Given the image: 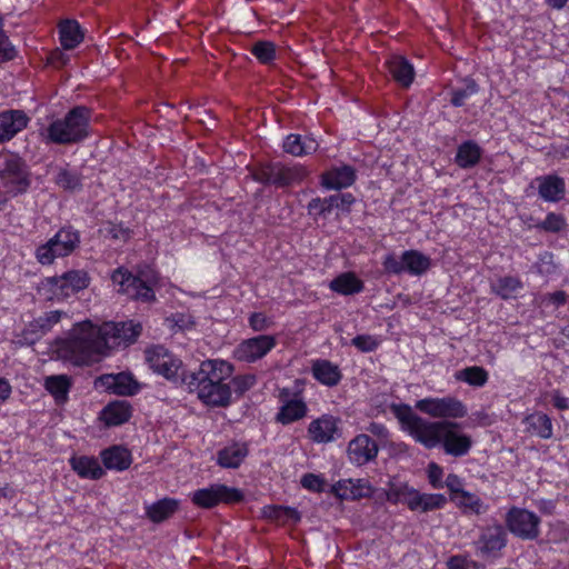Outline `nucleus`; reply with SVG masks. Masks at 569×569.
<instances>
[{
    "label": "nucleus",
    "instance_id": "1",
    "mask_svg": "<svg viewBox=\"0 0 569 569\" xmlns=\"http://www.w3.org/2000/svg\"><path fill=\"white\" fill-rule=\"evenodd\" d=\"M232 373V366L223 360H204L198 370L182 378L188 391L196 393L207 406L227 407L231 400V387L226 383Z\"/></svg>",
    "mask_w": 569,
    "mask_h": 569
},
{
    "label": "nucleus",
    "instance_id": "2",
    "mask_svg": "<svg viewBox=\"0 0 569 569\" xmlns=\"http://www.w3.org/2000/svg\"><path fill=\"white\" fill-rule=\"evenodd\" d=\"M60 351L78 366L97 362L108 355L101 328L90 321L78 323L61 343Z\"/></svg>",
    "mask_w": 569,
    "mask_h": 569
},
{
    "label": "nucleus",
    "instance_id": "3",
    "mask_svg": "<svg viewBox=\"0 0 569 569\" xmlns=\"http://www.w3.org/2000/svg\"><path fill=\"white\" fill-rule=\"evenodd\" d=\"M92 111L84 106L70 109L63 118H58L41 131L46 143L77 144L90 136Z\"/></svg>",
    "mask_w": 569,
    "mask_h": 569
},
{
    "label": "nucleus",
    "instance_id": "4",
    "mask_svg": "<svg viewBox=\"0 0 569 569\" xmlns=\"http://www.w3.org/2000/svg\"><path fill=\"white\" fill-rule=\"evenodd\" d=\"M113 284L118 286V292L126 295L128 298L141 302H153L156 293L153 287L157 278L153 273L139 272L133 274L124 268H118L111 274Z\"/></svg>",
    "mask_w": 569,
    "mask_h": 569
},
{
    "label": "nucleus",
    "instance_id": "5",
    "mask_svg": "<svg viewBox=\"0 0 569 569\" xmlns=\"http://www.w3.org/2000/svg\"><path fill=\"white\" fill-rule=\"evenodd\" d=\"M308 172L302 166H286L281 162L268 163L256 169L252 173L254 181L272 184L276 188H287L301 183Z\"/></svg>",
    "mask_w": 569,
    "mask_h": 569
},
{
    "label": "nucleus",
    "instance_id": "6",
    "mask_svg": "<svg viewBox=\"0 0 569 569\" xmlns=\"http://www.w3.org/2000/svg\"><path fill=\"white\" fill-rule=\"evenodd\" d=\"M80 244V234L72 228H61L46 243L36 250V258L41 264H51L54 259L71 254Z\"/></svg>",
    "mask_w": 569,
    "mask_h": 569
},
{
    "label": "nucleus",
    "instance_id": "7",
    "mask_svg": "<svg viewBox=\"0 0 569 569\" xmlns=\"http://www.w3.org/2000/svg\"><path fill=\"white\" fill-rule=\"evenodd\" d=\"M507 543V530L496 521L479 528V535L473 541V547L478 557L485 560H496L502 556Z\"/></svg>",
    "mask_w": 569,
    "mask_h": 569
},
{
    "label": "nucleus",
    "instance_id": "8",
    "mask_svg": "<svg viewBox=\"0 0 569 569\" xmlns=\"http://www.w3.org/2000/svg\"><path fill=\"white\" fill-rule=\"evenodd\" d=\"M382 267L388 274L421 276L431 267V259L418 250H406L400 257L391 252L385 256Z\"/></svg>",
    "mask_w": 569,
    "mask_h": 569
},
{
    "label": "nucleus",
    "instance_id": "9",
    "mask_svg": "<svg viewBox=\"0 0 569 569\" xmlns=\"http://www.w3.org/2000/svg\"><path fill=\"white\" fill-rule=\"evenodd\" d=\"M0 178L13 194L27 191L30 186L26 162L16 153H0Z\"/></svg>",
    "mask_w": 569,
    "mask_h": 569
},
{
    "label": "nucleus",
    "instance_id": "10",
    "mask_svg": "<svg viewBox=\"0 0 569 569\" xmlns=\"http://www.w3.org/2000/svg\"><path fill=\"white\" fill-rule=\"evenodd\" d=\"M244 500L243 492L233 487L222 483H213L192 492L191 501L202 509H211L220 503L236 505Z\"/></svg>",
    "mask_w": 569,
    "mask_h": 569
},
{
    "label": "nucleus",
    "instance_id": "11",
    "mask_svg": "<svg viewBox=\"0 0 569 569\" xmlns=\"http://www.w3.org/2000/svg\"><path fill=\"white\" fill-rule=\"evenodd\" d=\"M506 530L521 540H536L540 536V517L525 508L511 507L505 517Z\"/></svg>",
    "mask_w": 569,
    "mask_h": 569
},
{
    "label": "nucleus",
    "instance_id": "12",
    "mask_svg": "<svg viewBox=\"0 0 569 569\" xmlns=\"http://www.w3.org/2000/svg\"><path fill=\"white\" fill-rule=\"evenodd\" d=\"M146 360L153 372L171 381H182L188 373L182 369V361L163 346H153L146 350Z\"/></svg>",
    "mask_w": 569,
    "mask_h": 569
},
{
    "label": "nucleus",
    "instance_id": "13",
    "mask_svg": "<svg viewBox=\"0 0 569 569\" xmlns=\"http://www.w3.org/2000/svg\"><path fill=\"white\" fill-rule=\"evenodd\" d=\"M416 408L433 418L459 419L467 416V407L455 397L425 398L416 402Z\"/></svg>",
    "mask_w": 569,
    "mask_h": 569
},
{
    "label": "nucleus",
    "instance_id": "14",
    "mask_svg": "<svg viewBox=\"0 0 569 569\" xmlns=\"http://www.w3.org/2000/svg\"><path fill=\"white\" fill-rule=\"evenodd\" d=\"M108 351L121 345L133 343L141 335L142 326L133 320L120 322H106L101 327Z\"/></svg>",
    "mask_w": 569,
    "mask_h": 569
},
{
    "label": "nucleus",
    "instance_id": "15",
    "mask_svg": "<svg viewBox=\"0 0 569 569\" xmlns=\"http://www.w3.org/2000/svg\"><path fill=\"white\" fill-rule=\"evenodd\" d=\"M277 345L271 335H260L242 340L233 350V358L238 361L252 363L263 358Z\"/></svg>",
    "mask_w": 569,
    "mask_h": 569
},
{
    "label": "nucleus",
    "instance_id": "16",
    "mask_svg": "<svg viewBox=\"0 0 569 569\" xmlns=\"http://www.w3.org/2000/svg\"><path fill=\"white\" fill-rule=\"evenodd\" d=\"M448 427H460V425L450 420L428 421L420 417L409 433L417 442H420L428 449H432L440 445L442 432Z\"/></svg>",
    "mask_w": 569,
    "mask_h": 569
},
{
    "label": "nucleus",
    "instance_id": "17",
    "mask_svg": "<svg viewBox=\"0 0 569 569\" xmlns=\"http://www.w3.org/2000/svg\"><path fill=\"white\" fill-rule=\"evenodd\" d=\"M48 281L57 295L69 297L86 289L90 278L83 270H70L62 276L49 278Z\"/></svg>",
    "mask_w": 569,
    "mask_h": 569
},
{
    "label": "nucleus",
    "instance_id": "18",
    "mask_svg": "<svg viewBox=\"0 0 569 569\" xmlns=\"http://www.w3.org/2000/svg\"><path fill=\"white\" fill-rule=\"evenodd\" d=\"M340 420L331 415H322L308 427L309 438L317 443H328L341 436Z\"/></svg>",
    "mask_w": 569,
    "mask_h": 569
},
{
    "label": "nucleus",
    "instance_id": "19",
    "mask_svg": "<svg viewBox=\"0 0 569 569\" xmlns=\"http://www.w3.org/2000/svg\"><path fill=\"white\" fill-rule=\"evenodd\" d=\"M379 447L377 442L368 435L360 433L356 436L348 445L347 453L352 463L363 466L378 456Z\"/></svg>",
    "mask_w": 569,
    "mask_h": 569
},
{
    "label": "nucleus",
    "instance_id": "20",
    "mask_svg": "<svg viewBox=\"0 0 569 569\" xmlns=\"http://www.w3.org/2000/svg\"><path fill=\"white\" fill-rule=\"evenodd\" d=\"M96 387L119 396H133L139 391L137 381L126 372L100 376L96 380Z\"/></svg>",
    "mask_w": 569,
    "mask_h": 569
},
{
    "label": "nucleus",
    "instance_id": "21",
    "mask_svg": "<svg viewBox=\"0 0 569 569\" xmlns=\"http://www.w3.org/2000/svg\"><path fill=\"white\" fill-rule=\"evenodd\" d=\"M332 492L341 500H359L373 493V488L366 479H343L332 486Z\"/></svg>",
    "mask_w": 569,
    "mask_h": 569
},
{
    "label": "nucleus",
    "instance_id": "22",
    "mask_svg": "<svg viewBox=\"0 0 569 569\" xmlns=\"http://www.w3.org/2000/svg\"><path fill=\"white\" fill-rule=\"evenodd\" d=\"M459 427L445 428L440 445L447 455L453 457L466 456L472 447V439L458 431Z\"/></svg>",
    "mask_w": 569,
    "mask_h": 569
},
{
    "label": "nucleus",
    "instance_id": "23",
    "mask_svg": "<svg viewBox=\"0 0 569 569\" xmlns=\"http://www.w3.org/2000/svg\"><path fill=\"white\" fill-rule=\"evenodd\" d=\"M29 117L22 110H6L0 112V143L11 140L17 133L27 128Z\"/></svg>",
    "mask_w": 569,
    "mask_h": 569
},
{
    "label": "nucleus",
    "instance_id": "24",
    "mask_svg": "<svg viewBox=\"0 0 569 569\" xmlns=\"http://www.w3.org/2000/svg\"><path fill=\"white\" fill-rule=\"evenodd\" d=\"M356 170L351 166L332 167L321 174V186L330 190H340L352 186Z\"/></svg>",
    "mask_w": 569,
    "mask_h": 569
},
{
    "label": "nucleus",
    "instance_id": "25",
    "mask_svg": "<svg viewBox=\"0 0 569 569\" xmlns=\"http://www.w3.org/2000/svg\"><path fill=\"white\" fill-rule=\"evenodd\" d=\"M540 198L548 202H558L566 194L565 180L556 174L541 176L536 179Z\"/></svg>",
    "mask_w": 569,
    "mask_h": 569
},
{
    "label": "nucleus",
    "instance_id": "26",
    "mask_svg": "<svg viewBox=\"0 0 569 569\" xmlns=\"http://www.w3.org/2000/svg\"><path fill=\"white\" fill-rule=\"evenodd\" d=\"M249 453L247 443L232 442L220 449L217 453V462L222 468L236 469L240 467Z\"/></svg>",
    "mask_w": 569,
    "mask_h": 569
},
{
    "label": "nucleus",
    "instance_id": "27",
    "mask_svg": "<svg viewBox=\"0 0 569 569\" xmlns=\"http://www.w3.org/2000/svg\"><path fill=\"white\" fill-rule=\"evenodd\" d=\"M409 495L407 505L412 511L420 510L427 512L440 509L447 502L446 497L439 493H419L416 490H411Z\"/></svg>",
    "mask_w": 569,
    "mask_h": 569
},
{
    "label": "nucleus",
    "instance_id": "28",
    "mask_svg": "<svg viewBox=\"0 0 569 569\" xmlns=\"http://www.w3.org/2000/svg\"><path fill=\"white\" fill-rule=\"evenodd\" d=\"M101 458L107 469L117 471L127 470L132 463L131 452L122 446H112L101 452Z\"/></svg>",
    "mask_w": 569,
    "mask_h": 569
},
{
    "label": "nucleus",
    "instance_id": "29",
    "mask_svg": "<svg viewBox=\"0 0 569 569\" xmlns=\"http://www.w3.org/2000/svg\"><path fill=\"white\" fill-rule=\"evenodd\" d=\"M308 413V407L302 398H293L292 401H286L281 405L276 416V421L281 425H290L303 419Z\"/></svg>",
    "mask_w": 569,
    "mask_h": 569
},
{
    "label": "nucleus",
    "instance_id": "30",
    "mask_svg": "<svg viewBox=\"0 0 569 569\" xmlns=\"http://www.w3.org/2000/svg\"><path fill=\"white\" fill-rule=\"evenodd\" d=\"M70 466L73 471L81 478L100 479L104 475V470L94 457L80 456L70 459Z\"/></svg>",
    "mask_w": 569,
    "mask_h": 569
},
{
    "label": "nucleus",
    "instance_id": "31",
    "mask_svg": "<svg viewBox=\"0 0 569 569\" xmlns=\"http://www.w3.org/2000/svg\"><path fill=\"white\" fill-rule=\"evenodd\" d=\"M71 387V378L67 375H53L44 380V388L53 397L57 405L67 402Z\"/></svg>",
    "mask_w": 569,
    "mask_h": 569
},
{
    "label": "nucleus",
    "instance_id": "32",
    "mask_svg": "<svg viewBox=\"0 0 569 569\" xmlns=\"http://www.w3.org/2000/svg\"><path fill=\"white\" fill-rule=\"evenodd\" d=\"M389 73L402 87H409L415 77L413 67L403 57L395 56L387 61Z\"/></svg>",
    "mask_w": 569,
    "mask_h": 569
},
{
    "label": "nucleus",
    "instance_id": "33",
    "mask_svg": "<svg viewBox=\"0 0 569 569\" xmlns=\"http://www.w3.org/2000/svg\"><path fill=\"white\" fill-rule=\"evenodd\" d=\"M311 371L316 380L328 387L337 386L342 378L338 366L329 360H316Z\"/></svg>",
    "mask_w": 569,
    "mask_h": 569
},
{
    "label": "nucleus",
    "instance_id": "34",
    "mask_svg": "<svg viewBox=\"0 0 569 569\" xmlns=\"http://www.w3.org/2000/svg\"><path fill=\"white\" fill-rule=\"evenodd\" d=\"M481 156L480 146L473 140H468L458 147L455 162L462 169H469L479 163Z\"/></svg>",
    "mask_w": 569,
    "mask_h": 569
},
{
    "label": "nucleus",
    "instance_id": "35",
    "mask_svg": "<svg viewBox=\"0 0 569 569\" xmlns=\"http://www.w3.org/2000/svg\"><path fill=\"white\" fill-rule=\"evenodd\" d=\"M318 142L311 137L289 134L283 142V150L295 157H302L316 152Z\"/></svg>",
    "mask_w": 569,
    "mask_h": 569
},
{
    "label": "nucleus",
    "instance_id": "36",
    "mask_svg": "<svg viewBox=\"0 0 569 569\" xmlns=\"http://www.w3.org/2000/svg\"><path fill=\"white\" fill-rule=\"evenodd\" d=\"M526 431L541 439H550L552 437L551 419L543 412H533L523 419Z\"/></svg>",
    "mask_w": 569,
    "mask_h": 569
},
{
    "label": "nucleus",
    "instance_id": "37",
    "mask_svg": "<svg viewBox=\"0 0 569 569\" xmlns=\"http://www.w3.org/2000/svg\"><path fill=\"white\" fill-rule=\"evenodd\" d=\"M131 417V406L128 401L110 402L102 410V419L107 426H120L127 422Z\"/></svg>",
    "mask_w": 569,
    "mask_h": 569
},
{
    "label": "nucleus",
    "instance_id": "38",
    "mask_svg": "<svg viewBox=\"0 0 569 569\" xmlns=\"http://www.w3.org/2000/svg\"><path fill=\"white\" fill-rule=\"evenodd\" d=\"M60 43L63 49L72 50L83 40V32L76 20H64L59 24Z\"/></svg>",
    "mask_w": 569,
    "mask_h": 569
},
{
    "label": "nucleus",
    "instance_id": "39",
    "mask_svg": "<svg viewBox=\"0 0 569 569\" xmlns=\"http://www.w3.org/2000/svg\"><path fill=\"white\" fill-rule=\"evenodd\" d=\"M329 288L343 296L359 293L363 290V282L353 272H343L331 280Z\"/></svg>",
    "mask_w": 569,
    "mask_h": 569
},
{
    "label": "nucleus",
    "instance_id": "40",
    "mask_svg": "<svg viewBox=\"0 0 569 569\" xmlns=\"http://www.w3.org/2000/svg\"><path fill=\"white\" fill-rule=\"evenodd\" d=\"M179 508V502L172 498H163L146 508L147 517L154 523L170 518Z\"/></svg>",
    "mask_w": 569,
    "mask_h": 569
},
{
    "label": "nucleus",
    "instance_id": "41",
    "mask_svg": "<svg viewBox=\"0 0 569 569\" xmlns=\"http://www.w3.org/2000/svg\"><path fill=\"white\" fill-rule=\"evenodd\" d=\"M452 499L465 515L480 516L489 509L480 497L466 490L459 492L458 496H453Z\"/></svg>",
    "mask_w": 569,
    "mask_h": 569
},
{
    "label": "nucleus",
    "instance_id": "42",
    "mask_svg": "<svg viewBox=\"0 0 569 569\" xmlns=\"http://www.w3.org/2000/svg\"><path fill=\"white\" fill-rule=\"evenodd\" d=\"M455 379L471 387L480 388L488 382L489 373L483 367L471 366L456 371Z\"/></svg>",
    "mask_w": 569,
    "mask_h": 569
},
{
    "label": "nucleus",
    "instance_id": "43",
    "mask_svg": "<svg viewBox=\"0 0 569 569\" xmlns=\"http://www.w3.org/2000/svg\"><path fill=\"white\" fill-rule=\"evenodd\" d=\"M522 281L518 277L505 276L491 283V291L503 300L513 297L515 292L522 289Z\"/></svg>",
    "mask_w": 569,
    "mask_h": 569
},
{
    "label": "nucleus",
    "instance_id": "44",
    "mask_svg": "<svg viewBox=\"0 0 569 569\" xmlns=\"http://www.w3.org/2000/svg\"><path fill=\"white\" fill-rule=\"evenodd\" d=\"M263 515L271 520L282 523L288 521L296 523L301 519L297 509L282 506H267L263 509Z\"/></svg>",
    "mask_w": 569,
    "mask_h": 569
},
{
    "label": "nucleus",
    "instance_id": "45",
    "mask_svg": "<svg viewBox=\"0 0 569 569\" xmlns=\"http://www.w3.org/2000/svg\"><path fill=\"white\" fill-rule=\"evenodd\" d=\"M333 209H336V207L331 196L327 198H313L307 206L308 213L316 220L319 217L327 218Z\"/></svg>",
    "mask_w": 569,
    "mask_h": 569
},
{
    "label": "nucleus",
    "instance_id": "46",
    "mask_svg": "<svg viewBox=\"0 0 569 569\" xmlns=\"http://www.w3.org/2000/svg\"><path fill=\"white\" fill-rule=\"evenodd\" d=\"M391 412L395 415V417L399 420L402 428L407 430L408 432L413 427V425L417 423L419 420V416H417L410 406L408 405H391L390 407Z\"/></svg>",
    "mask_w": 569,
    "mask_h": 569
},
{
    "label": "nucleus",
    "instance_id": "47",
    "mask_svg": "<svg viewBox=\"0 0 569 569\" xmlns=\"http://www.w3.org/2000/svg\"><path fill=\"white\" fill-rule=\"evenodd\" d=\"M251 53L263 64L276 59V46L270 41H258L251 48Z\"/></svg>",
    "mask_w": 569,
    "mask_h": 569
},
{
    "label": "nucleus",
    "instance_id": "48",
    "mask_svg": "<svg viewBox=\"0 0 569 569\" xmlns=\"http://www.w3.org/2000/svg\"><path fill=\"white\" fill-rule=\"evenodd\" d=\"M479 90L475 80H467L465 88L453 89L451 91L450 102L455 107H462L468 98L476 94Z\"/></svg>",
    "mask_w": 569,
    "mask_h": 569
},
{
    "label": "nucleus",
    "instance_id": "49",
    "mask_svg": "<svg viewBox=\"0 0 569 569\" xmlns=\"http://www.w3.org/2000/svg\"><path fill=\"white\" fill-rule=\"evenodd\" d=\"M536 228L557 233L566 228V219L562 214L549 212L543 221L536 224Z\"/></svg>",
    "mask_w": 569,
    "mask_h": 569
},
{
    "label": "nucleus",
    "instance_id": "50",
    "mask_svg": "<svg viewBox=\"0 0 569 569\" xmlns=\"http://www.w3.org/2000/svg\"><path fill=\"white\" fill-rule=\"evenodd\" d=\"M56 182L61 188L73 191L81 187V176L76 171L62 169L57 174Z\"/></svg>",
    "mask_w": 569,
    "mask_h": 569
},
{
    "label": "nucleus",
    "instance_id": "51",
    "mask_svg": "<svg viewBox=\"0 0 569 569\" xmlns=\"http://www.w3.org/2000/svg\"><path fill=\"white\" fill-rule=\"evenodd\" d=\"M62 312L54 310L49 311L44 313V316L39 317L33 322H31V327L33 328V331H40L41 333L48 332L53 325L58 323L62 317Z\"/></svg>",
    "mask_w": 569,
    "mask_h": 569
},
{
    "label": "nucleus",
    "instance_id": "52",
    "mask_svg": "<svg viewBox=\"0 0 569 569\" xmlns=\"http://www.w3.org/2000/svg\"><path fill=\"white\" fill-rule=\"evenodd\" d=\"M448 569H485V566L466 556H452L447 562Z\"/></svg>",
    "mask_w": 569,
    "mask_h": 569
},
{
    "label": "nucleus",
    "instance_id": "53",
    "mask_svg": "<svg viewBox=\"0 0 569 569\" xmlns=\"http://www.w3.org/2000/svg\"><path fill=\"white\" fill-rule=\"evenodd\" d=\"M351 343L361 352L375 351L379 346L378 339L370 335H358L351 340Z\"/></svg>",
    "mask_w": 569,
    "mask_h": 569
},
{
    "label": "nucleus",
    "instance_id": "54",
    "mask_svg": "<svg viewBox=\"0 0 569 569\" xmlns=\"http://www.w3.org/2000/svg\"><path fill=\"white\" fill-rule=\"evenodd\" d=\"M106 234L114 240L127 241L130 239L132 231L122 223L109 222L104 228Z\"/></svg>",
    "mask_w": 569,
    "mask_h": 569
},
{
    "label": "nucleus",
    "instance_id": "55",
    "mask_svg": "<svg viewBox=\"0 0 569 569\" xmlns=\"http://www.w3.org/2000/svg\"><path fill=\"white\" fill-rule=\"evenodd\" d=\"M256 382L257 378L254 375H242L232 379L234 391L238 395H243L246 391L250 390L256 385Z\"/></svg>",
    "mask_w": 569,
    "mask_h": 569
},
{
    "label": "nucleus",
    "instance_id": "56",
    "mask_svg": "<svg viewBox=\"0 0 569 569\" xmlns=\"http://www.w3.org/2000/svg\"><path fill=\"white\" fill-rule=\"evenodd\" d=\"M301 486L313 492H321L325 489V480L317 475L306 473L301 478Z\"/></svg>",
    "mask_w": 569,
    "mask_h": 569
},
{
    "label": "nucleus",
    "instance_id": "57",
    "mask_svg": "<svg viewBox=\"0 0 569 569\" xmlns=\"http://www.w3.org/2000/svg\"><path fill=\"white\" fill-rule=\"evenodd\" d=\"M249 326L253 331H264L271 326V321L262 312H253L249 317Z\"/></svg>",
    "mask_w": 569,
    "mask_h": 569
},
{
    "label": "nucleus",
    "instance_id": "58",
    "mask_svg": "<svg viewBox=\"0 0 569 569\" xmlns=\"http://www.w3.org/2000/svg\"><path fill=\"white\" fill-rule=\"evenodd\" d=\"M331 197L335 202L336 209H340V210L347 211V212L350 211L351 206L356 201V198L350 192L336 193V194H331Z\"/></svg>",
    "mask_w": 569,
    "mask_h": 569
},
{
    "label": "nucleus",
    "instance_id": "59",
    "mask_svg": "<svg viewBox=\"0 0 569 569\" xmlns=\"http://www.w3.org/2000/svg\"><path fill=\"white\" fill-rule=\"evenodd\" d=\"M442 476H443V470H442V468L440 466H438L435 462L429 463V466H428V479H429L430 485L433 488L439 489V488L443 487V483H442V480H441Z\"/></svg>",
    "mask_w": 569,
    "mask_h": 569
},
{
    "label": "nucleus",
    "instance_id": "60",
    "mask_svg": "<svg viewBox=\"0 0 569 569\" xmlns=\"http://www.w3.org/2000/svg\"><path fill=\"white\" fill-rule=\"evenodd\" d=\"M446 486L453 493V496H458L459 492L463 491L461 489L460 478L456 475H449L446 479Z\"/></svg>",
    "mask_w": 569,
    "mask_h": 569
},
{
    "label": "nucleus",
    "instance_id": "61",
    "mask_svg": "<svg viewBox=\"0 0 569 569\" xmlns=\"http://www.w3.org/2000/svg\"><path fill=\"white\" fill-rule=\"evenodd\" d=\"M293 398H301V391H291L289 388H282L279 391V400L281 405H286V401H292Z\"/></svg>",
    "mask_w": 569,
    "mask_h": 569
},
{
    "label": "nucleus",
    "instance_id": "62",
    "mask_svg": "<svg viewBox=\"0 0 569 569\" xmlns=\"http://www.w3.org/2000/svg\"><path fill=\"white\" fill-rule=\"evenodd\" d=\"M547 298L551 303L559 307V306H562L566 303L567 295L565 291L559 290V291L549 293Z\"/></svg>",
    "mask_w": 569,
    "mask_h": 569
},
{
    "label": "nucleus",
    "instance_id": "63",
    "mask_svg": "<svg viewBox=\"0 0 569 569\" xmlns=\"http://www.w3.org/2000/svg\"><path fill=\"white\" fill-rule=\"evenodd\" d=\"M368 430H369L372 435H375V436H377V437H379V438H383V439H385V438H387V437H388V433H389V432H388V429H387L383 425H381V423H376V422L370 423V426H369Z\"/></svg>",
    "mask_w": 569,
    "mask_h": 569
},
{
    "label": "nucleus",
    "instance_id": "64",
    "mask_svg": "<svg viewBox=\"0 0 569 569\" xmlns=\"http://www.w3.org/2000/svg\"><path fill=\"white\" fill-rule=\"evenodd\" d=\"M553 406L559 410H567L569 408V401L566 397H562L559 392H555L552 396Z\"/></svg>",
    "mask_w": 569,
    "mask_h": 569
}]
</instances>
